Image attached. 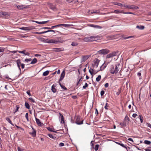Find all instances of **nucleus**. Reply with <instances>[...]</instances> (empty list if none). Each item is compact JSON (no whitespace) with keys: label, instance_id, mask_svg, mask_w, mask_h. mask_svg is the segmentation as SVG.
<instances>
[{"label":"nucleus","instance_id":"1","mask_svg":"<svg viewBox=\"0 0 151 151\" xmlns=\"http://www.w3.org/2000/svg\"><path fill=\"white\" fill-rule=\"evenodd\" d=\"M120 64L117 63L116 64L111 65L110 68V72L112 74H116L119 71Z\"/></svg>","mask_w":151,"mask_h":151},{"label":"nucleus","instance_id":"2","mask_svg":"<svg viewBox=\"0 0 151 151\" xmlns=\"http://www.w3.org/2000/svg\"><path fill=\"white\" fill-rule=\"evenodd\" d=\"M100 37L99 36L95 35L85 37L83 39V40L84 42H92L97 40Z\"/></svg>","mask_w":151,"mask_h":151},{"label":"nucleus","instance_id":"3","mask_svg":"<svg viewBox=\"0 0 151 151\" xmlns=\"http://www.w3.org/2000/svg\"><path fill=\"white\" fill-rule=\"evenodd\" d=\"M65 70H63L62 72V73L60 78L59 79V84L60 85V86L61 87V88L63 89L64 90H66V88L65 86L64 85H63V84H62L60 82V81H62L63 78H64L65 76Z\"/></svg>","mask_w":151,"mask_h":151},{"label":"nucleus","instance_id":"4","mask_svg":"<svg viewBox=\"0 0 151 151\" xmlns=\"http://www.w3.org/2000/svg\"><path fill=\"white\" fill-rule=\"evenodd\" d=\"M75 123L78 125H81L83 123V120L81 119L80 117L78 116L75 118Z\"/></svg>","mask_w":151,"mask_h":151},{"label":"nucleus","instance_id":"5","mask_svg":"<svg viewBox=\"0 0 151 151\" xmlns=\"http://www.w3.org/2000/svg\"><path fill=\"white\" fill-rule=\"evenodd\" d=\"M109 50L106 49H102L98 51L99 54L101 55L106 54L109 53Z\"/></svg>","mask_w":151,"mask_h":151},{"label":"nucleus","instance_id":"6","mask_svg":"<svg viewBox=\"0 0 151 151\" xmlns=\"http://www.w3.org/2000/svg\"><path fill=\"white\" fill-rule=\"evenodd\" d=\"M124 7L133 10L137 9H139L138 6L134 5H128L124 4Z\"/></svg>","mask_w":151,"mask_h":151},{"label":"nucleus","instance_id":"7","mask_svg":"<svg viewBox=\"0 0 151 151\" xmlns=\"http://www.w3.org/2000/svg\"><path fill=\"white\" fill-rule=\"evenodd\" d=\"M0 16L3 18H7L9 16V15L8 12H0Z\"/></svg>","mask_w":151,"mask_h":151},{"label":"nucleus","instance_id":"8","mask_svg":"<svg viewBox=\"0 0 151 151\" xmlns=\"http://www.w3.org/2000/svg\"><path fill=\"white\" fill-rule=\"evenodd\" d=\"M100 60L98 59H95L93 61L92 64V65L93 67L97 68L98 67Z\"/></svg>","mask_w":151,"mask_h":151},{"label":"nucleus","instance_id":"9","mask_svg":"<svg viewBox=\"0 0 151 151\" xmlns=\"http://www.w3.org/2000/svg\"><path fill=\"white\" fill-rule=\"evenodd\" d=\"M35 27L33 26L28 27H23L20 28V29L24 30H31L33 29H35Z\"/></svg>","mask_w":151,"mask_h":151},{"label":"nucleus","instance_id":"10","mask_svg":"<svg viewBox=\"0 0 151 151\" xmlns=\"http://www.w3.org/2000/svg\"><path fill=\"white\" fill-rule=\"evenodd\" d=\"M117 53L118 52H114L111 53L107 55L106 58H109L114 56L116 55Z\"/></svg>","mask_w":151,"mask_h":151},{"label":"nucleus","instance_id":"11","mask_svg":"<svg viewBox=\"0 0 151 151\" xmlns=\"http://www.w3.org/2000/svg\"><path fill=\"white\" fill-rule=\"evenodd\" d=\"M46 42L48 43H52L57 44L59 43L60 42L58 41L55 40L53 39H51L47 41Z\"/></svg>","mask_w":151,"mask_h":151},{"label":"nucleus","instance_id":"12","mask_svg":"<svg viewBox=\"0 0 151 151\" xmlns=\"http://www.w3.org/2000/svg\"><path fill=\"white\" fill-rule=\"evenodd\" d=\"M26 52V51L25 50L18 51V52L20 53L23 54L24 55L29 56V53L27 52Z\"/></svg>","mask_w":151,"mask_h":151},{"label":"nucleus","instance_id":"13","mask_svg":"<svg viewBox=\"0 0 151 151\" xmlns=\"http://www.w3.org/2000/svg\"><path fill=\"white\" fill-rule=\"evenodd\" d=\"M59 114L60 115V116H59L60 122L61 123L64 124L65 123V122L63 116L61 113H60Z\"/></svg>","mask_w":151,"mask_h":151},{"label":"nucleus","instance_id":"14","mask_svg":"<svg viewBox=\"0 0 151 151\" xmlns=\"http://www.w3.org/2000/svg\"><path fill=\"white\" fill-rule=\"evenodd\" d=\"M54 51L56 52H58L60 51H63L64 50V49L63 48H53Z\"/></svg>","mask_w":151,"mask_h":151},{"label":"nucleus","instance_id":"15","mask_svg":"<svg viewBox=\"0 0 151 151\" xmlns=\"http://www.w3.org/2000/svg\"><path fill=\"white\" fill-rule=\"evenodd\" d=\"M33 131L32 132H30L29 134L32 135L34 137H35L36 136V131L32 127Z\"/></svg>","mask_w":151,"mask_h":151},{"label":"nucleus","instance_id":"16","mask_svg":"<svg viewBox=\"0 0 151 151\" xmlns=\"http://www.w3.org/2000/svg\"><path fill=\"white\" fill-rule=\"evenodd\" d=\"M90 26L91 27L101 29L102 28L101 27L95 24H90Z\"/></svg>","mask_w":151,"mask_h":151},{"label":"nucleus","instance_id":"17","mask_svg":"<svg viewBox=\"0 0 151 151\" xmlns=\"http://www.w3.org/2000/svg\"><path fill=\"white\" fill-rule=\"evenodd\" d=\"M17 65L18 68H19V69L20 70H21L20 65H21V61H20V60L18 59L17 61Z\"/></svg>","mask_w":151,"mask_h":151},{"label":"nucleus","instance_id":"18","mask_svg":"<svg viewBox=\"0 0 151 151\" xmlns=\"http://www.w3.org/2000/svg\"><path fill=\"white\" fill-rule=\"evenodd\" d=\"M119 124L122 127H125L127 125L126 121L124 120L123 122L120 123Z\"/></svg>","mask_w":151,"mask_h":151},{"label":"nucleus","instance_id":"19","mask_svg":"<svg viewBox=\"0 0 151 151\" xmlns=\"http://www.w3.org/2000/svg\"><path fill=\"white\" fill-rule=\"evenodd\" d=\"M35 119H36V122L37 124L39 126H41L42 125V123L40 122V120L39 119H38L37 118H36Z\"/></svg>","mask_w":151,"mask_h":151},{"label":"nucleus","instance_id":"20","mask_svg":"<svg viewBox=\"0 0 151 151\" xmlns=\"http://www.w3.org/2000/svg\"><path fill=\"white\" fill-rule=\"evenodd\" d=\"M90 57V55L83 56L82 57V59L83 61L87 60Z\"/></svg>","mask_w":151,"mask_h":151},{"label":"nucleus","instance_id":"21","mask_svg":"<svg viewBox=\"0 0 151 151\" xmlns=\"http://www.w3.org/2000/svg\"><path fill=\"white\" fill-rule=\"evenodd\" d=\"M114 4L119 6H123L124 7V4H122L119 3L114 2Z\"/></svg>","mask_w":151,"mask_h":151},{"label":"nucleus","instance_id":"22","mask_svg":"<svg viewBox=\"0 0 151 151\" xmlns=\"http://www.w3.org/2000/svg\"><path fill=\"white\" fill-rule=\"evenodd\" d=\"M6 119L8 122L10 123L12 126H14V124L12 123L11 120L8 117H6Z\"/></svg>","mask_w":151,"mask_h":151},{"label":"nucleus","instance_id":"23","mask_svg":"<svg viewBox=\"0 0 151 151\" xmlns=\"http://www.w3.org/2000/svg\"><path fill=\"white\" fill-rule=\"evenodd\" d=\"M51 90L53 93H55L56 92V89L55 88V86L54 85L52 86Z\"/></svg>","mask_w":151,"mask_h":151},{"label":"nucleus","instance_id":"24","mask_svg":"<svg viewBox=\"0 0 151 151\" xmlns=\"http://www.w3.org/2000/svg\"><path fill=\"white\" fill-rule=\"evenodd\" d=\"M136 28L138 29L142 30V29H144L145 27L144 26H142V25H141L140 26L137 25V26Z\"/></svg>","mask_w":151,"mask_h":151},{"label":"nucleus","instance_id":"25","mask_svg":"<svg viewBox=\"0 0 151 151\" xmlns=\"http://www.w3.org/2000/svg\"><path fill=\"white\" fill-rule=\"evenodd\" d=\"M37 62V59L36 58H35L33 59L32 61L30 63L31 64H34L36 63Z\"/></svg>","mask_w":151,"mask_h":151},{"label":"nucleus","instance_id":"26","mask_svg":"<svg viewBox=\"0 0 151 151\" xmlns=\"http://www.w3.org/2000/svg\"><path fill=\"white\" fill-rule=\"evenodd\" d=\"M49 73V71L48 70H47L44 72L43 73V76H46Z\"/></svg>","mask_w":151,"mask_h":151},{"label":"nucleus","instance_id":"27","mask_svg":"<svg viewBox=\"0 0 151 151\" xmlns=\"http://www.w3.org/2000/svg\"><path fill=\"white\" fill-rule=\"evenodd\" d=\"M71 45L73 46H77L78 45V43L76 42H73Z\"/></svg>","mask_w":151,"mask_h":151},{"label":"nucleus","instance_id":"28","mask_svg":"<svg viewBox=\"0 0 151 151\" xmlns=\"http://www.w3.org/2000/svg\"><path fill=\"white\" fill-rule=\"evenodd\" d=\"M93 69L91 68L89 70V72L90 73L91 75L93 76Z\"/></svg>","mask_w":151,"mask_h":151},{"label":"nucleus","instance_id":"29","mask_svg":"<svg viewBox=\"0 0 151 151\" xmlns=\"http://www.w3.org/2000/svg\"><path fill=\"white\" fill-rule=\"evenodd\" d=\"M101 78V76L100 75H99L98 76V77L96 78V80L97 82L99 81Z\"/></svg>","mask_w":151,"mask_h":151},{"label":"nucleus","instance_id":"30","mask_svg":"<svg viewBox=\"0 0 151 151\" xmlns=\"http://www.w3.org/2000/svg\"><path fill=\"white\" fill-rule=\"evenodd\" d=\"M116 143L118 144V145H121V146H122V147L127 149V147L124 145V144H122V143H119V142H116Z\"/></svg>","mask_w":151,"mask_h":151},{"label":"nucleus","instance_id":"31","mask_svg":"<svg viewBox=\"0 0 151 151\" xmlns=\"http://www.w3.org/2000/svg\"><path fill=\"white\" fill-rule=\"evenodd\" d=\"M144 143L147 145H150L151 143V142L149 141L145 140L144 141Z\"/></svg>","mask_w":151,"mask_h":151},{"label":"nucleus","instance_id":"32","mask_svg":"<svg viewBox=\"0 0 151 151\" xmlns=\"http://www.w3.org/2000/svg\"><path fill=\"white\" fill-rule=\"evenodd\" d=\"M48 135L50 138H52L53 139H55L56 138V137L54 136L53 135L51 134H48Z\"/></svg>","mask_w":151,"mask_h":151},{"label":"nucleus","instance_id":"33","mask_svg":"<svg viewBox=\"0 0 151 151\" xmlns=\"http://www.w3.org/2000/svg\"><path fill=\"white\" fill-rule=\"evenodd\" d=\"M25 107L27 109H29V107H30L29 105L28 104V103H27V102H25Z\"/></svg>","mask_w":151,"mask_h":151},{"label":"nucleus","instance_id":"34","mask_svg":"<svg viewBox=\"0 0 151 151\" xmlns=\"http://www.w3.org/2000/svg\"><path fill=\"white\" fill-rule=\"evenodd\" d=\"M138 118L140 119V120L141 122L142 123L143 122V120L142 119L143 117L141 115H139V116Z\"/></svg>","mask_w":151,"mask_h":151},{"label":"nucleus","instance_id":"35","mask_svg":"<svg viewBox=\"0 0 151 151\" xmlns=\"http://www.w3.org/2000/svg\"><path fill=\"white\" fill-rule=\"evenodd\" d=\"M121 13H122L124 14H132L134 15L135 14L134 13H133L132 12H120Z\"/></svg>","mask_w":151,"mask_h":151},{"label":"nucleus","instance_id":"36","mask_svg":"<svg viewBox=\"0 0 151 151\" xmlns=\"http://www.w3.org/2000/svg\"><path fill=\"white\" fill-rule=\"evenodd\" d=\"M46 33L45 31H44L43 32H35V33L37 34H38V35H41L42 34H44Z\"/></svg>","mask_w":151,"mask_h":151},{"label":"nucleus","instance_id":"37","mask_svg":"<svg viewBox=\"0 0 151 151\" xmlns=\"http://www.w3.org/2000/svg\"><path fill=\"white\" fill-rule=\"evenodd\" d=\"M106 66H104L103 65L102 66H101V67H100V69L99 70V71L100 70H104L105 69V68H106Z\"/></svg>","mask_w":151,"mask_h":151},{"label":"nucleus","instance_id":"38","mask_svg":"<svg viewBox=\"0 0 151 151\" xmlns=\"http://www.w3.org/2000/svg\"><path fill=\"white\" fill-rule=\"evenodd\" d=\"M47 129L49 130V131H50L52 132H56V131H54L53 130H52V129L51 128H50V127H48L47 128Z\"/></svg>","mask_w":151,"mask_h":151},{"label":"nucleus","instance_id":"39","mask_svg":"<svg viewBox=\"0 0 151 151\" xmlns=\"http://www.w3.org/2000/svg\"><path fill=\"white\" fill-rule=\"evenodd\" d=\"M124 120L125 121H129V119L127 116H126L124 119Z\"/></svg>","mask_w":151,"mask_h":151},{"label":"nucleus","instance_id":"40","mask_svg":"<svg viewBox=\"0 0 151 151\" xmlns=\"http://www.w3.org/2000/svg\"><path fill=\"white\" fill-rule=\"evenodd\" d=\"M89 12H91V14L93 13H95L96 14H97L98 13V12L94 10H91V11H89Z\"/></svg>","mask_w":151,"mask_h":151},{"label":"nucleus","instance_id":"41","mask_svg":"<svg viewBox=\"0 0 151 151\" xmlns=\"http://www.w3.org/2000/svg\"><path fill=\"white\" fill-rule=\"evenodd\" d=\"M17 8L19 9H23V6H17Z\"/></svg>","mask_w":151,"mask_h":151},{"label":"nucleus","instance_id":"42","mask_svg":"<svg viewBox=\"0 0 151 151\" xmlns=\"http://www.w3.org/2000/svg\"><path fill=\"white\" fill-rule=\"evenodd\" d=\"M88 86V85L87 83H85V85L83 86V89H85Z\"/></svg>","mask_w":151,"mask_h":151},{"label":"nucleus","instance_id":"43","mask_svg":"<svg viewBox=\"0 0 151 151\" xmlns=\"http://www.w3.org/2000/svg\"><path fill=\"white\" fill-rule=\"evenodd\" d=\"M99 145H96L95 146V147L94 148L95 150L96 151H97L99 148Z\"/></svg>","mask_w":151,"mask_h":151},{"label":"nucleus","instance_id":"44","mask_svg":"<svg viewBox=\"0 0 151 151\" xmlns=\"http://www.w3.org/2000/svg\"><path fill=\"white\" fill-rule=\"evenodd\" d=\"M25 116V117H26V119H27V121H29L28 113H27L26 114Z\"/></svg>","mask_w":151,"mask_h":151},{"label":"nucleus","instance_id":"45","mask_svg":"<svg viewBox=\"0 0 151 151\" xmlns=\"http://www.w3.org/2000/svg\"><path fill=\"white\" fill-rule=\"evenodd\" d=\"M29 100H30L31 102L34 103L35 102V100L31 97L29 98Z\"/></svg>","mask_w":151,"mask_h":151},{"label":"nucleus","instance_id":"46","mask_svg":"<svg viewBox=\"0 0 151 151\" xmlns=\"http://www.w3.org/2000/svg\"><path fill=\"white\" fill-rule=\"evenodd\" d=\"M45 32H46V33L49 32H54L55 33V32L54 30H50L46 31H45Z\"/></svg>","mask_w":151,"mask_h":151},{"label":"nucleus","instance_id":"47","mask_svg":"<svg viewBox=\"0 0 151 151\" xmlns=\"http://www.w3.org/2000/svg\"><path fill=\"white\" fill-rule=\"evenodd\" d=\"M59 27V25H58V24L54 26H52L51 27H50V29H52L55 27Z\"/></svg>","mask_w":151,"mask_h":151},{"label":"nucleus","instance_id":"48","mask_svg":"<svg viewBox=\"0 0 151 151\" xmlns=\"http://www.w3.org/2000/svg\"><path fill=\"white\" fill-rule=\"evenodd\" d=\"M145 151H151V148H146L145 149Z\"/></svg>","mask_w":151,"mask_h":151},{"label":"nucleus","instance_id":"49","mask_svg":"<svg viewBox=\"0 0 151 151\" xmlns=\"http://www.w3.org/2000/svg\"><path fill=\"white\" fill-rule=\"evenodd\" d=\"M32 21L33 22H35L36 23H37L38 24H41V22H38V21H34V20H32Z\"/></svg>","mask_w":151,"mask_h":151},{"label":"nucleus","instance_id":"50","mask_svg":"<svg viewBox=\"0 0 151 151\" xmlns=\"http://www.w3.org/2000/svg\"><path fill=\"white\" fill-rule=\"evenodd\" d=\"M16 106V111H15V112H14V114L18 111V109L19 108V106Z\"/></svg>","mask_w":151,"mask_h":151},{"label":"nucleus","instance_id":"51","mask_svg":"<svg viewBox=\"0 0 151 151\" xmlns=\"http://www.w3.org/2000/svg\"><path fill=\"white\" fill-rule=\"evenodd\" d=\"M58 25H59V27L61 26H63L65 27H66V24H58Z\"/></svg>","mask_w":151,"mask_h":151},{"label":"nucleus","instance_id":"52","mask_svg":"<svg viewBox=\"0 0 151 151\" xmlns=\"http://www.w3.org/2000/svg\"><path fill=\"white\" fill-rule=\"evenodd\" d=\"M32 60V59L31 58H29L28 59H25V61L27 62H28L29 61H31Z\"/></svg>","mask_w":151,"mask_h":151},{"label":"nucleus","instance_id":"53","mask_svg":"<svg viewBox=\"0 0 151 151\" xmlns=\"http://www.w3.org/2000/svg\"><path fill=\"white\" fill-rule=\"evenodd\" d=\"M40 29H50V27H45L41 28H40Z\"/></svg>","mask_w":151,"mask_h":151},{"label":"nucleus","instance_id":"54","mask_svg":"<svg viewBox=\"0 0 151 151\" xmlns=\"http://www.w3.org/2000/svg\"><path fill=\"white\" fill-rule=\"evenodd\" d=\"M17 150L18 151H23V149H21L19 147H18L17 148Z\"/></svg>","mask_w":151,"mask_h":151},{"label":"nucleus","instance_id":"55","mask_svg":"<svg viewBox=\"0 0 151 151\" xmlns=\"http://www.w3.org/2000/svg\"><path fill=\"white\" fill-rule=\"evenodd\" d=\"M64 144L62 142L60 143L59 144V147H63L64 146Z\"/></svg>","mask_w":151,"mask_h":151},{"label":"nucleus","instance_id":"56","mask_svg":"<svg viewBox=\"0 0 151 151\" xmlns=\"http://www.w3.org/2000/svg\"><path fill=\"white\" fill-rule=\"evenodd\" d=\"M104 91H101V93H100V94H101V96H103L104 94Z\"/></svg>","mask_w":151,"mask_h":151},{"label":"nucleus","instance_id":"57","mask_svg":"<svg viewBox=\"0 0 151 151\" xmlns=\"http://www.w3.org/2000/svg\"><path fill=\"white\" fill-rule=\"evenodd\" d=\"M27 93L29 95V96H31V94L30 93V91L29 90L27 91Z\"/></svg>","mask_w":151,"mask_h":151},{"label":"nucleus","instance_id":"58","mask_svg":"<svg viewBox=\"0 0 151 151\" xmlns=\"http://www.w3.org/2000/svg\"><path fill=\"white\" fill-rule=\"evenodd\" d=\"M4 50V49L3 48L0 47V52H3Z\"/></svg>","mask_w":151,"mask_h":151},{"label":"nucleus","instance_id":"59","mask_svg":"<svg viewBox=\"0 0 151 151\" xmlns=\"http://www.w3.org/2000/svg\"><path fill=\"white\" fill-rule=\"evenodd\" d=\"M48 22V21L41 22V24H44Z\"/></svg>","mask_w":151,"mask_h":151},{"label":"nucleus","instance_id":"60","mask_svg":"<svg viewBox=\"0 0 151 151\" xmlns=\"http://www.w3.org/2000/svg\"><path fill=\"white\" fill-rule=\"evenodd\" d=\"M137 116V114H135V113L133 114L132 115V116L134 118L136 117Z\"/></svg>","mask_w":151,"mask_h":151},{"label":"nucleus","instance_id":"61","mask_svg":"<svg viewBox=\"0 0 151 151\" xmlns=\"http://www.w3.org/2000/svg\"><path fill=\"white\" fill-rule=\"evenodd\" d=\"M147 126L150 128H151V124L149 123H147Z\"/></svg>","mask_w":151,"mask_h":151},{"label":"nucleus","instance_id":"62","mask_svg":"<svg viewBox=\"0 0 151 151\" xmlns=\"http://www.w3.org/2000/svg\"><path fill=\"white\" fill-rule=\"evenodd\" d=\"M109 84L108 83H106L104 85V86L106 88H107L108 87Z\"/></svg>","mask_w":151,"mask_h":151},{"label":"nucleus","instance_id":"63","mask_svg":"<svg viewBox=\"0 0 151 151\" xmlns=\"http://www.w3.org/2000/svg\"><path fill=\"white\" fill-rule=\"evenodd\" d=\"M107 104H108L107 103H106V105L104 106V108L106 109H108L107 108V107H108Z\"/></svg>","mask_w":151,"mask_h":151},{"label":"nucleus","instance_id":"64","mask_svg":"<svg viewBox=\"0 0 151 151\" xmlns=\"http://www.w3.org/2000/svg\"><path fill=\"white\" fill-rule=\"evenodd\" d=\"M114 12L116 14H118L119 12V10H115Z\"/></svg>","mask_w":151,"mask_h":151}]
</instances>
